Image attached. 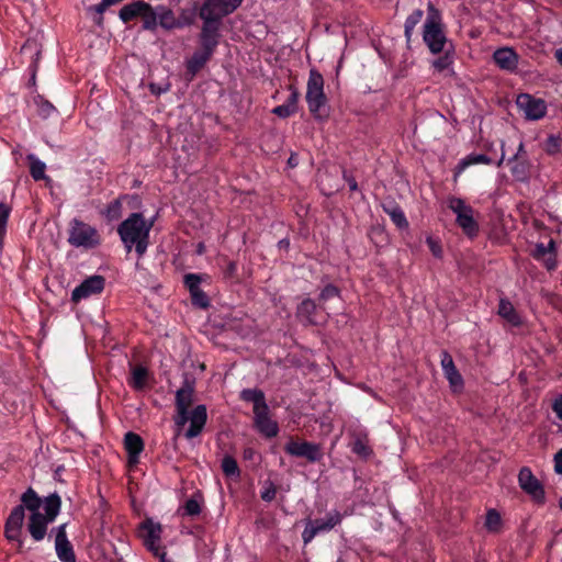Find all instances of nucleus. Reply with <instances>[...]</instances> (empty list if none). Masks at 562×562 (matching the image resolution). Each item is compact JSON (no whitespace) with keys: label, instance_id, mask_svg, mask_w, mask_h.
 <instances>
[{"label":"nucleus","instance_id":"nucleus-18","mask_svg":"<svg viewBox=\"0 0 562 562\" xmlns=\"http://www.w3.org/2000/svg\"><path fill=\"white\" fill-rule=\"evenodd\" d=\"M55 549L57 557L63 562H75V553L72 550V546L67 539L66 535V524H63L56 528V537H55Z\"/></svg>","mask_w":562,"mask_h":562},{"label":"nucleus","instance_id":"nucleus-2","mask_svg":"<svg viewBox=\"0 0 562 562\" xmlns=\"http://www.w3.org/2000/svg\"><path fill=\"white\" fill-rule=\"evenodd\" d=\"M194 382L186 379L182 386L176 392V411L175 424L178 428H182L188 422L190 426L184 436L192 439L199 436L207 419L205 405H198L189 413V408L193 402Z\"/></svg>","mask_w":562,"mask_h":562},{"label":"nucleus","instance_id":"nucleus-25","mask_svg":"<svg viewBox=\"0 0 562 562\" xmlns=\"http://www.w3.org/2000/svg\"><path fill=\"white\" fill-rule=\"evenodd\" d=\"M518 483L524 492H542L540 482L527 467H524L519 471Z\"/></svg>","mask_w":562,"mask_h":562},{"label":"nucleus","instance_id":"nucleus-3","mask_svg":"<svg viewBox=\"0 0 562 562\" xmlns=\"http://www.w3.org/2000/svg\"><path fill=\"white\" fill-rule=\"evenodd\" d=\"M154 221H146L142 213H132L117 227V234L126 249L134 248L138 257H143L149 246V234Z\"/></svg>","mask_w":562,"mask_h":562},{"label":"nucleus","instance_id":"nucleus-4","mask_svg":"<svg viewBox=\"0 0 562 562\" xmlns=\"http://www.w3.org/2000/svg\"><path fill=\"white\" fill-rule=\"evenodd\" d=\"M423 40L432 54L442 53L450 44L442 29L440 12L431 2L427 7Z\"/></svg>","mask_w":562,"mask_h":562},{"label":"nucleus","instance_id":"nucleus-38","mask_svg":"<svg viewBox=\"0 0 562 562\" xmlns=\"http://www.w3.org/2000/svg\"><path fill=\"white\" fill-rule=\"evenodd\" d=\"M11 213V207L3 202H0V247L3 244V238L7 233V224Z\"/></svg>","mask_w":562,"mask_h":562},{"label":"nucleus","instance_id":"nucleus-43","mask_svg":"<svg viewBox=\"0 0 562 562\" xmlns=\"http://www.w3.org/2000/svg\"><path fill=\"white\" fill-rule=\"evenodd\" d=\"M222 470L226 475H237L239 469L236 460L231 456H225L222 460Z\"/></svg>","mask_w":562,"mask_h":562},{"label":"nucleus","instance_id":"nucleus-44","mask_svg":"<svg viewBox=\"0 0 562 562\" xmlns=\"http://www.w3.org/2000/svg\"><path fill=\"white\" fill-rule=\"evenodd\" d=\"M485 525L490 530H493V531L497 530V528L501 525L499 514L494 509L488 510L487 515H486Z\"/></svg>","mask_w":562,"mask_h":562},{"label":"nucleus","instance_id":"nucleus-64","mask_svg":"<svg viewBox=\"0 0 562 562\" xmlns=\"http://www.w3.org/2000/svg\"><path fill=\"white\" fill-rule=\"evenodd\" d=\"M559 505H560V508L562 509V496L559 499Z\"/></svg>","mask_w":562,"mask_h":562},{"label":"nucleus","instance_id":"nucleus-21","mask_svg":"<svg viewBox=\"0 0 562 562\" xmlns=\"http://www.w3.org/2000/svg\"><path fill=\"white\" fill-rule=\"evenodd\" d=\"M441 367L451 387H453L454 391L461 389L463 386V379L457 370L452 357L447 351L441 352Z\"/></svg>","mask_w":562,"mask_h":562},{"label":"nucleus","instance_id":"nucleus-27","mask_svg":"<svg viewBox=\"0 0 562 562\" xmlns=\"http://www.w3.org/2000/svg\"><path fill=\"white\" fill-rule=\"evenodd\" d=\"M316 304L311 299H305L301 302L296 310V316L304 325H315Z\"/></svg>","mask_w":562,"mask_h":562},{"label":"nucleus","instance_id":"nucleus-63","mask_svg":"<svg viewBox=\"0 0 562 562\" xmlns=\"http://www.w3.org/2000/svg\"><path fill=\"white\" fill-rule=\"evenodd\" d=\"M349 188H350V190H352V191L357 190V188H358V187H357V182H356V181H351V182L349 183Z\"/></svg>","mask_w":562,"mask_h":562},{"label":"nucleus","instance_id":"nucleus-33","mask_svg":"<svg viewBox=\"0 0 562 562\" xmlns=\"http://www.w3.org/2000/svg\"><path fill=\"white\" fill-rule=\"evenodd\" d=\"M140 18L143 19V29L147 31H155L158 26V5L144 10Z\"/></svg>","mask_w":562,"mask_h":562},{"label":"nucleus","instance_id":"nucleus-46","mask_svg":"<svg viewBox=\"0 0 562 562\" xmlns=\"http://www.w3.org/2000/svg\"><path fill=\"white\" fill-rule=\"evenodd\" d=\"M339 295V290L337 286L333 285V284H328L326 285L322 292H321V295H319V299L322 301H327V300H330L335 296H338Z\"/></svg>","mask_w":562,"mask_h":562},{"label":"nucleus","instance_id":"nucleus-16","mask_svg":"<svg viewBox=\"0 0 562 562\" xmlns=\"http://www.w3.org/2000/svg\"><path fill=\"white\" fill-rule=\"evenodd\" d=\"M532 257L541 262L548 271L555 270L558 266L555 241L550 239L547 245L538 243L532 251Z\"/></svg>","mask_w":562,"mask_h":562},{"label":"nucleus","instance_id":"nucleus-11","mask_svg":"<svg viewBox=\"0 0 562 562\" xmlns=\"http://www.w3.org/2000/svg\"><path fill=\"white\" fill-rule=\"evenodd\" d=\"M284 451L297 458H305L310 462H317L323 458L321 446L308 441L290 440L284 446Z\"/></svg>","mask_w":562,"mask_h":562},{"label":"nucleus","instance_id":"nucleus-61","mask_svg":"<svg viewBox=\"0 0 562 562\" xmlns=\"http://www.w3.org/2000/svg\"><path fill=\"white\" fill-rule=\"evenodd\" d=\"M504 160H505V153H504V150H503V151H502V155H501V158H499V160L497 161V166H498V167H499V166H502V164L504 162Z\"/></svg>","mask_w":562,"mask_h":562},{"label":"nucleus","instance_id":"nucleus-1","mask_svg":"<svg viewBox=\"0 0 562 562\" xmlns=\"http://www.w3.org/2000/svg\"><path fill=\"white\" fill-rule=\"evenodd\" d=\"M22 503L32 515L29 531L35 541L44 539L47 525L53 522L60 509V499L57 494L40 497L38 494H23Z\"/></svg>","mask_w":562,"mask_h":562},{"label":"nucleus","instance_id":"nucleus-29","mask_svg":"<svg viewBox=\"0 0 562 562\" xmlns=\"http://www.w3.org/2000/svg\"><path fill=\"white\" fill-rule=\"evenodd\" d=\"M158 26L166 31L178 29L177 16L170 8L158 5Z\"/></svg>","mask_w":562,"mask_h":562},{"label":"nucleus","instance_id":"nucleus-26","mask_svg":"<svg viewBox=\"0 0 562 562\" xmlns=\"http://www.w3.org/2000/svg\"><path fill=\"white\" fill-rule=\"evenodd\" d=\"M149 9V3L145 1H133L128 4H125L119 12L120 19L127 23L133 19L140 16L144 10Z\"/></svg>","mask_w":562,"mask_h":562},{"label":"nucleus","instance_id":"nucleus-28","mask_svg":"<svg viewBox=\"0 0 562 562\" xmlns=\"http://www.w3.org/2000/svg\"><path fill=\"white\" fill-rule=\"evenodd\" d=\"M240 398L245 402L252 403L254 413L260 409H267L265 393L258 389H245L240 392Z\"/></svg>","mask_w":562,"mask_h":562},{"label":"nucleus","instance_id":"nucleus-60","mask_svg":"<svg viewBox=\"0 0 562 562\" xmlns=\"http://www.w3.org/2000/svg\"><path fill=\"white\" fill-rule=\"evenodd\" d=\"M289 244H290V243H289V240H286V239H282V240H280V241H279V246H280V247H288V246H289Z\"/></svg>","mask_w":562,"mask_h":562},{"label":"nucleus","instance_id":"nucleus-39","mask_svg":"<svg viewBox=\"0 0 562 562\" xmlns=\"http://www.w3.org/2000/svg\"><path fill=\"white\" fill-rule=\"evenodd\" d=\"M203 505L202 497H192L189 498L183 506V515L188 516H196L201 513Z\"/></svg>","mask_w":562,"mask_h":562},{"label":"nucleus","instance_id":"nucleus-7","mask_svg":"<svg viewBox=\"0 0 562 562\" xmlns=\"http://www.w3.org/2000/svg\"><path fill=\"white\" fill-rule=\"evenodd\" d=\"M68 243L76 248L91 249L100 244L98 231L77 218L70 222Z\"/></svg>","mask_w":562,"mask_h":562},{"label":"nucleus","instance_id":"nucleus-5","mask_svg":"<svg viewBox=\"0 0 562 562\" xmlns=\"http://www.w3.org/2000/svg\"><path fill=\"white\" fill-rule=\"evenodd\" d=\"M305 99L308 110L315 119L326 116L327 98L324 92V78L316 69L310 70Z\"/></svg>","mask_w":562,"mask_h":562},{"label":"nucleus","instance_id":"nucleus-62","mask_svg":"<svg viewBox=\"0 0 562 562\" xmlns=\"http://www.w3.org/2000/svg\"><path fill=\"white\" fill-rule=\"evenodd\" d=\"M236 270V265L234 262L228 263V271L234 272Z\"/></svg>","mask_w":562,"mask_h":562},{"label":"nucleus","instance_id":"nucleus-14","mask_svg":"<svg viewBox=\"0 0 562 562\" xmlns=\"http://www.w3.org/2000/svg\"><path fill=\"white\" fill-rule=\"evenodd\" d=\"M516 104L528 120H540L547 113V104L542 99L533 98L528 93H521L517 97Z\"/></svg>","mask_w":562,"mask_h":562},{"label":"nucleus","instance_id":"nucleus-30","mask_svg":"<svg viewBox=\"0 0 562 562\" xmlns=\"http://www.w3.org/2000/svg\"><path fill=\"white\" fill-rule=\"evenodd\" d=\"M498 314L514 326H518L521 323V319L515 311L513 304L507 300L499 301Z\"/></svg>","mask_w":562,"mask_h":562},{"label":"nucleus","instance_id":"nucleus-40","mask_svg":"<svg viewBox=\"0 0 562 562\" xmlns=\"http://www.w3.org/2000/svg\"><path fill=\"white\" fill-rule=\"evenodd\" d=\"M195 20V10L194 9H181L179 16H177V25L178 29H183L186 26H190L193 24Z\"/></svg>","mask_w":562,"mask_h":562},{"label":"nucleus","instance_id":"nucleus-36","mask_svg":"<svg viewBox=\"0 0 562 562\" xmlns=\"http://www.w3.org/2000/svg\"><path fill=\"white\" fill-rule=\"evenodd\" d=\"M148 372L144 367H136L132 371L130 384L135 390H143L146 384Z\"/></svg>","mask_w":562,"mask_h":562},{"label":"nucleus","instance_id":"nucleus-48","mask_svg":"<svg viewBox=\"0 0 562 562\" xmlns=\"http://www.w3.org/2000/svg\"><path fill=\"white\" fill-rule=\"evenodd\" d=\"M272 113L279 117L285 119L294 114L293 109L289 108L285 103L272 109Z\"/></svg>","mask_w":562,"mask_h":562},{"label":"nucleus","instance_id":"nucleus-20","mask_svg":"<svg viewBox=\"0 0 562 562\" xmlns=\"http://www.w3.org/2000/svg\"><path fill=\"white\" fill-rule=\"evenodd\" d=\"M124 447L127 452L130 465H136L139 462V456L144 450L142 437L133 431H128L124 437Z\"/></svg>","mask_w":562,"mask_h":562},{"label":"nucleus","instance_id":"nucleus-41","mask_svg":"<svg viewBox=\"0 0 562 562\" xmlns=\"http://www.w3.org/2000/svg\"><path fill=\"white\" fill-rule=\"evenodd\" d=\"M24 507H25L24 505L15 507L11 512L5 526H11V527L21 529V527L23 525V519H24Z\"/></svg>","mask_w":562,"mask_h":562},{"label":"nucleus","instance_id":"nucleus-12","mask_svg":"<svg viewBox=\"0 0 562 562\" xmlns=\"http://www.w3.org/2000/svg\"><path fill=\"white\" fill-rule=\"evenodd\" d=\"M162 527L159 522H155L148 518L140 525V537L146 548L155 555L160 554L164 550L160 547Z\"/></svg>","mask_w":562,"mask_h":562},{"label":"nucleus","instance_id":"nucleus-52","mask_svg":"<svg viewBox=\"0 0 562 562\" xmlns=\"http://www.w3.org/2000/svg\"><path fill=\"white\" fill-rule=\"evenodd\" d=\"M554 471L562 474V449L554 454Z\"/></svg>","mask_w":562,"mask_h":562},{"label":"nucleus","instance_id":"nucleus-10","mask_svg":"<svg viewBox=\"0 0 562 562\" xmlns=\"http://www.w3.org/2000/svg\"><path fill=\"white\" fill-rule=\"evenodd\" d=\"M341 521V516L338 512L334 510L326 515L323 519L310 520L302 533L304 543L311 542L314 537L322 532L331 530Z\"/></svg>","mask_w":562,"mask_h":562},{"label":"nucleus","instance_id":"nucleus-15","mask_svg":"<svg viewBox=\"0 0 562 562\" xmlns=\"http://www.w3.org/2000/svg\"><path fill=\"white\" fill-rule=\"evenodd\" d=\"M104 284L105 279L102 276H91L72 290L71 301L78 303L93 294H99L103 291Z\"/></svg>","mask_w":562,"mask_h":562},{"label":"nucleus","instance_id":"nucleus-24","mask_svg":"<svg viewBox=\"0 0 562 562\" xmlns=\"http://www.w3.org/2000/svg\"><path fill=\"white\" fill-rule=\"evenodd\" d=\"M492 159L484 154H470L458 162L454 169L453 181L457 182L458 178L468 167L477 164L490 165Z\"/></svg>","mask_w":562,"mask_h":562},{"label":"nucleus","instance_id":"nucleus-6","mask_svg":"<svg viewBox=\"0 0 562 562\" xmlns=\"http://www.w3.org/2000/svg\"><path fill=\"white\" fill-rule=\"evenodd\" d=\"M447 207L456 215V223L462 232L469 236L474 237L479 233V223L474 218V210L469 205L464 199L449 195L446 200Z\"/></svg>","mask_w":562,"mask_h":562},{"label":"nucleus","instance_id":"nucleus-47","mask_svg":"<svg viewBox=\"0 0 562 562\" xmlns=\"http://www.w3.org/2000/svg\"><path fill=\"white\" fill-rule=\"evenodd\" d=\"M290 91H291V93H290L285 104L289 108H292L293 112L295 113L297 110V102H299L300 93H299L297 89L292 86L290 87Z\"/></svg>","mask_w":562,"mask_h":562},{"label":"nucleus","instance_id":"nucleus-17","mask_svg":"<svg viewBox=\"0 0 562 562\" xmlns=\"http://www.w3.org/2000/svg\"><path fill=\"white\" fill-rule=\"evenodd\" d=\"M254 425L266 438H274L279 432V425L269 415V407L267 409H260L254 413Z\"/></svg>","mask_w":562,"mask_h":562},{"label":"nucleus","instance_id":"nucleus-32","mask_svg":"<svg viewBox=\"0 0 562 562\" xmlns=\"http://www.w3.org/2000/svg\"><path fill=\"white\" fill-rule=\"evenodd\" d=\"M384 212L391 217L392 222L398 227V228H407L408 227V221L403 212V210L396 205L391 204L389 206H383Z\"/></svg>","mask_w":562,"mask_h":562},{"label":"nucleus","instance_id":"nucleus-35","mask_svg":"<svg viewBox=\"0 0 562 562\" xmlns=\"http://www.w3.org/2000/svg\"><path fill=\"white\" fill-rule=\"evenodd\" d=\"M30 161V173L34 180H42L45 178V169L46 165L35 157V155L31 154L27 156Z\"/></svg>","mask_w":562,"mask_h":562},{"label":"nucleus","instance_id":"nucleus-53","mask_svg":"<svg viewBox=\"0 0 562 562\" xmlns=\"http://www.w3.org/2000/svg\"><path fill=\"white\" fill-rule=\"evenodd\" d=\"M524 151V144L520 143L517 149V153L514 155L513 158L508 159V162H512L513 160L519 159L520 154Z\"/></svg>","mask_w":562,"mask_h":562},{"label":"nucleus","instance_id":"nucleus-55","mask_svg":"<svg viewBox=\"0 0 562 562\" xmlns=\"http://www.w3.org/2000/svg\"><path fill=\"white\" fill-rule=\"evenodd\" d=\"M55 111V108L49 104V103H46L44 106H43V112L46 113V115H49L50 112Z\"/></svg>","mask_w":562,"mask_h":562},{"label":"nucleus","instance_id":"nucleus-59","mask_svg":"<svg viewBox=\"0 0 562 562\" xmlns=\"http://www.w3.org/2000/svg\"><path fill=\"white\" fill-rule=\"evenodd\" d=\"M533 496H535L536 502H542V499H543V494L537 493V494H533Z\"/></svg>","mask_w":562,"mask_h":562},{"label":"nucleus","instance_id":"nucleus-23","mask_svg":"<svg viewBox=\"0 0 562 562\" xmlns=\"http://www.w3.org/2000/svg\"><path fill=\"white\" fill-rule=\"evenodd\" d=\"M213 53L206 49L199 48L198 50H195L191 58H189L186 64L187 70L191 75V77H194L206 65V63L211 59Z\"/></svg>","mask_w":562,"mask_h":562},{"label":"nucleus","instance_id":"nucleus-13","mask_svg":"<svg viewBox=\"0 0 562 562\" xmlns=\"http://www.w3.org/2000/svg\"><path fill=\"white\" fill-rule=\"evenodd\" d=\"M207 278L206 274L198 273H187L183 277V283L190 292L192 304L200 308H206L210 305L209 296L201 289L202 281Z\"/></svg>","mask_w":562,"mask_h":562},{"label":"nucleus","instance_id":"nucleus-22","mask_svg":"<svg viewBox=\"0 0 562 562\" xmlns=\"http://www.w3.org/2000/svg\"><path fill=\"white\" fill-rule=\"evenodd\" d=\"M351 451L362 459H368L372 454L373 451L369 446L366 430H359L352 434Z\"/></svg>","mask_w":562,"mask_h":562},{"label":"nucleus","instance_id":"nucleus-58","mask_svg":"<svg viewBox=\"0 0 562 562\" xmlns=\"http://www.w3.org/2000/svg\"><path fill=\"white\" fill-rule=\"evenodd\" d=\"M273 496H274V494H268V493L262 494V498L267 502H271L273 499Z\"/></svg>","mask_w":562,"mask_h":562},{"label":"nucleus","instance_id":"nucleus-50","mask_svg":"<svg viewBox=\"0 0 562 562\" xmlns=\"http://www.w3.org/2000/svg\"><path fill=\"white\" fill-rule=\"evenodd\" d=\"M552 409L558 418L562 420V394L554 400Z\"/></svg>","mask_w":562,"mask_h":562},{"label":"nucleus","instance_id":"nucleus-49","mask_svg":"<svg viewBox=\"0 0 562 562\" xmlns=\"http://www.w3.org/2000/svg\"><path fill=\"white\" fill-rule=\"evenodd\" d=\"M427 244L429 246L430 251L432 252V255L435 257H437V258L441 257L442 250H441L440 245L436 240H434L431 237H428Z\"/></svg>","mask_w":562,"mask_h":562},{"label":"nucleus","instance_id":"nucleus-9","mask_svg":"<svg viewBox=\"0 0 562 562\" xmlns=\"http://www.w3.org/2000/svg\"><path fill=\"white\" fill-rule=\"evenodd\" d=\"M200 18L203 21L199 35L200 48L206 49L214 54L216 47L220 44L222 22L205 15Z\"/></svg>","mask_w":562,"mask_h":562},{"label":"nucleus","instance_id":"nucleus-34","mask_svg":"<svg viewBox=\"0 0 562 562\" xmlns=\"http://www.w3.org/2000/svg\"><path fill=\"white\" fill-rule=\"evenodd\" d=\"M122 201L121 198L110 202L106 207L102 211V215L109 221H117L122 216Z\"/></svg>","mask_w":562,"mask_h":562},{"label":"nucleus","instance_id":"nucleus-51","mask_svg":"<svg viewBox=\"0 0 562 562\" xmlns=\"http://www.w3.org/2000/svg\"><path fill=\"white\" fill-rule=\"evenodd\" d=\"M21 529L5 526V535L9 540H18Z\"/></svg>","mask_w":562,"mask_h":562},{"label":"nucleus","instance_id":"nucleus-57","mask_svg":"<svg viewBox=\"0 0 562 562\" xmlns=\"http://www.w3.org/2000/svg\"><path fill=\"white\" fill-rule=\"evenodd\" d=\"M413 31H414V29H407V25L404 24V33H405L407 41L411 40Z\"/></svg>","mask_w":562,"mask_h":562},{"label":"nucleus","instance_id":"nucleus-42","mask_svg":"<svg viewBox=\"0 0 562 562\" xmlns=\"http://www.w3.org/2000/svg\"><path fill=\"white\" fill-rule=\"evenodd\" d=\"M544 150L549 155L558 154L562 150V138L560 135H550L544 143Z\"/></svg>","mask_w":562,"mask_h":562},{"label":"nucleus","instance_id":"nucleus-19","mask_svg":"<svg viewBox=\"0 0 562 562\" xmlns=\"http://www.w3.org/2000/svg\"><path fill=\"white\" fill-rule=\"evenodd\" d=\"M493 60L503 70L514 72L518 67L519 57L510 47H502L494 52Z\"/></svg>","mask_w":562,"mask_h":562},{"label":"nucleus","instance_id":"nucleus-8","mask_svg":"<svg viewBox=\"0 0 562 562\" xmlns=\"http://www.w3.org/2000/svg\"><path fill=\"white\" fill-rule=\"evenodd\" d=\"M244 0H206L200 8L199 16L212 18L222 22L223 18L232 14Z\"/></svg>","mask_w":562,"mask_h":562},{"label":"nucleus","instance_id":"nucleus-37","mask_svg":"<svg viewBox=\"0 0 562 562\" xmlns=\"http://www.w3.org/2000/svg\"><path fill=\"white\" fill-rule=\"evenodd\" d=\"M512 175L516 180L525 181L528 178V162L526 160H513Z\"/></svg>","mask_w":562,"mask_h":562},{"label":"nucleus","instance_id":"nucleus-56","mask_svg":"<svg viewBox=\"0 0 562 562\" xmlns=\"http://www.w3.org/2000/svg\"><path fill=\"white\" fill-rule=\"evenodd\" d=\"M554 55L558 63L562 66V47L557 49Z\"/></svg>","mask_w":562,"mask_h":562},{"label":"nucleus","instance_id":"nucleus-45","mask_svg":"<svg viewBox=\"0 0 562 562\" xmlns=\"http://www.w3.org/2000/svg\"><path fill=\"white\" fill-rule=\"evenodd\" d=\"M424 12L420 9L414 10L405 20L407 29H415V26L422 21Z\"/></svg>","mask_w":562,"mask_h":562},{"label":"nucleus","instance_id":"nucleus-31","mask_svg":"<svg viewBox=\"0 0 562 562\" xmlns=\"http://www.w3.org/2000/svg\"><path fill=\"white\" fill-rule=\"evenodd\" d=\"M442 53H443V55L438 57L437 59H435L431 64L432 67L435 68V70H437L438 72H442V71L450 69L451 65L453 64V58H454L453 45L449 44V47L447 49H445Z\"/></svg>","mask_w":562,"mask_h":562},{"label":"nucleus","instance_id":"nucleus-54","mask_svg":"<svg viewBox=\"0 0 562 562\" xmlns=\"http://www.w3.org/2000/svg\"><path fill=\"white\" fill-rule=\"evenodd\" d=\"M297 164H299V161H297L296 155L292 154L290 156V158L288 159V165L293 168V167L297 166Z\"/></svg>","mask_w":562,"mask_h":562}]
</instances>
